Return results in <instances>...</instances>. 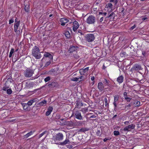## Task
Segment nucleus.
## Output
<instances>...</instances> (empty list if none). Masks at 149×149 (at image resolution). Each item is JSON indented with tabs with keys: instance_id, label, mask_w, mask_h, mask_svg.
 <instances>
[{
	"instance_id": "1",
	"label": "nucleus",
	"mask_w": 149,
	"mask_h": 149,
	"mask_svg": "<svg viewBox=\"0 0 149 149\" xmlns=\"http://www.w3.org/2000/svg\"><path fill=\"white\" fill-rule=\"evenodd\" d=\"M32 55L35 58L39 59L41 58L40 52L39 47L35 46L32 49Z\"/></svg>"
},
{
	"instance_id": "2",
	"label": "nucleus",
	"mask_w": 149,
	"mask_h": 149,
	"mask_svg": "<svg viewBox=\"0 0 149 149\" xmlns=\"http://www.w3.org/2000/svg\"><path fill=\"white\" fill-rule=\"evenodd\" d=\"M63 135L61 133H58L56 134L55 136L53 137L51 141L52 143H55L58 144L59 142L58 141H60L63 140Z\"/></svg>"
},
{
	"instance_id": "3",
	"label": "nucleus",
	"mask_w": 149,
	"mask_h": 149,
	"mask_svg": "<svg viewBox=\"0 0 149 149\" xmlns=\"http://www.w3.org/2000/svg\"><path fill=\"white\" fill-rule=\"evenodd\" d=\"M65 119V118H62L60 119L61 121H60V125H67L71 127H72L73 126V123L71 121H68L65 120L64 121L63 120Z\"/></svg>"
},
{
	"instance_id": "4",
	"label": "nucleus",
	"mask_w": 149,
	"mask_h": 149,
	"mask_svg": "<svg viewBox=\"0 0 149 149\" xmlns=\"http://www.w3.org/2000/svg\"><path fill=\"white\" fill-rule=\"evenodd\" d=\"M96 21V18L95 16L93 15H90L87 18L86 22V23L89 24H94Z\"/></svg>"
},
{
	"instance_id": "5",
	"label": "nucleus",
	"mask_w": 149,
	"mask_h": 149,
	"mask_svg": "<svg viewBox=\"0 0 149 149\" xmlns=\"http://www.w3.org/2000/svg\"><path fill=\"white\" fill-rule=\"evenodd\" d=\"M85 38L86 41L90 42L94 41L95 39V37L94 34L91 33H88L86 35Z\"/></svg>"
},
{
	"instance_id": "6",
	"label": "nucleus",
	"mask_w": 149,
	"mask_h": 149,
	"mask_svg": "<svg viewBox=\"0 0 149 149\" xmlns=\"http://www.w3.org/2000/svg\"><path fill=\"white\" fill-rule=\"evenodd\" d=\"M135 124H130L124 127L122 130L124 131L130 132L132 130L135 129Z\"/></svg>"
},
{
	"instance_id": "7",
	"label": "nucleus",
	"mask_w": 149,
	"mask_h": 149,
	"mask_svg": "<svg viewBox=\"0 0 149 149\" xmlns=\"http://www.w3.org/2000/svg\"><path fill=\"white\" fill-rule=\"evenodd\" d=\"M34 71L31 69L27 68L24 72V75L26 77H31L32 76Z\"/></svg>"
},
{
	"instance_id": "8",
	"label": "nucleus",
	"mask_w": 149,
	"mask_h": 149,
	"mask_svg": "<svg viewBox=\"0 0 149 149\" xmlns=\"http://www.w3.org/2000/svg\"><path fill=\"white\" fill-rule=\"evenodd\" d=\"M72 115L77 119L81 120L83 119V117L81 116V112L79 110L74 111L73 112Z\"/></svg>"
},
{
	"instance_id": "9",
	"label": "nucleus",
	"mask_w": 149,
	"mask_h": 149,
	"mask_svg": "<svg viewBox=\"0 0 149 149\" xmlns=\"http://www.w3.org/2000/svg\"><path fill=\"white\" fill-rule=\"evenodd\" d=\"M89 67H87L85 68H82L79 70V72L81 75L87 76L88 74Z\"/></svg>"
},
{
	"instance_id": "10",
	"label": "nucleus",
	"mask_w": 149,
	"mask_h": 149,
	"mask_svg": "<svg viewBox=\"0 0 149 149\" xmlns=\"http://www.w3.org/2000/svg\"><path fill=\"white\" fill-rule=\"evenodd\" d=\"M78 48L77 46H70L68 50L69 53H72L73 52H75L77 53V51Z\"/></svg>"
},
{
	"instance_id": "11",
	"label": "nucleus",
	"mask_w": 149,
	"mask_h": 149,
	"mask_svg": "<svg viewBox=\"0 0 149 149\" xmlns=\"http://www.w3.org/2000/svg\"><path fill=\"white\" fill-rule=\"evenodd\" d=\"M17 18L15 19V22L14 24V31L15 32H16L17 31V29L19 26L20 21H17Z\"/></svg>"
},
{
	"instance_id": "12",
	"label": "nucleus",
	"mask_w": 149,
	"mask_h": 149,
	"mask_svg": "<svg viewBox=\"0 0 149 149\" xmlns=\"http://www.w3.org/2000/svg\"><path fill=\"white\" fill-rule=\"evenodd\" d=\"M79 27V24L78 22L76 21H75L73 22V31L75 32L77 29H78Z\"/></svg>"
},
{
	"instance_id": "13",
	"label": "nucleus",
	"mask_w": 149,
	"mask_h": 149,
	"mask_svg": "<svg viewBox=\"0 0 149 149\" xmlns=\"http://www.w3.org/2000/svg\"><path fill=\"white\" fill-rule=\"evenodd\" d=\"M69 21V20L65 18H61L60 20V21L61 23V25L63 26H65V24L68 22Z\"/></svg>"
},
{
	"instance_id": "14",
	"label": "nucleus",
	"mask_w": 149,
	"mask_h": 149,
	"mask_svg": "<svg viewBox=\"0 0 149 149\" xmlns=\"http://www.w3.org/2000/svg\"><path fill=\"white\" fill-rule=\"evenodd\" d=\"M97 88L100 91H102L104 90V86L102 82H99L98 84Z\"/></svg>"
},
{
	"instance_id": "15",
	"label": "nucleus",
	"mask_w": 149,
	"mask_h": 149,
	"mask_svg": "<svg viewBox=\"0 0 149 149\" xmlns=\"http://www.w3.org/2000/svg\"><path fill=\"white\" fill-rule=\"evenodd\" d=\"M70 142L69 140V138L67 137L66 138L65 140L63 142H59V143H58V144L62 146L65 145L66 144H70Z\"/></svg>"
},
{
	"instance_id": "16",
	"label": "nucleus",
	"mask_w": 149,
	"mask_h": 149,
	"mask_svg": "<svg viewBox=\"0 0 149 149\" xmlns=\"http://www.w3.org/2000/svg\"><path fill=\"white\" fill-rule=\"evenodd\" d=\"M132 69L133 70L138 71L141 70V66L138 64H136L134 65L132 68Z\"/></svg>"
},
{
	"instance_id": "17",
	"label": "nucleus",
	"mask_w": 149,
	"mask_h": 149,
	"mask_svg": "<svg viewBox=\"0 0 149 149\" xmlns=\"http://www.w3.org/2000/svg\"><path fill=\"white\" fill-rule=\"evenodd\" d=\"M44 57H48L50 60H52L53 59V57L52 55L50 53L46 52H45L44 55Z\"/></svg>"
},
{
	"instance_id": "18",
	"label": "nucleus",
	"mask_w": 149,
	"mask_h": 149,
	"mask_svg": "<svg viewBox=\"0 0 149 149\" xmlns=\"http://www.w3.org/2000/svg\"><path fill=\"white\" fill-rule=\"evenodd\" d=\"M23 109L26 111H29L31 109L30 107L26 103H23L22 104Z\"/></svg>"
},
{
	"instance_id": "19",
	"label": "nucleus",
	"mask_w": 149,
	"mask_h": 149,
	"mask_svg": "<svg viewBox=\"0 0 149 149\" xmlns=\"http://www.w3.org/2000/svg\"><path fill=\"white\" fill-rule=\"evenodd\" d=\"M53 109V108L51 106L49 107L48 108L47 111L46 112V115L47 116H49L52 111Z\"/></svg>"
},
{
	"instance_id": "20",
	"label": "nucleus",
	"mask_w": 149,
	"mask_h": 149,
	"mask_svg": "<svg viewBox=\"0 0 149 149\" xmlns=\"http://www.w3.org/2000/svg\"><path fill=\"white\" fill-rule=\"evenodd\" d=\"M37 101V98H35L29 101L26 104L30 107V106H31L33 103L35 102H36Z\"/></svg>"
},
{
	"instance_id": "21",
	"label": "nucleus",
	"mask_w": 149,
	"mask_h": 149,
	"mask_svg": "<svg viewBox=\"0 0 149 149\" xmlns=\"http://www.w3.org/2000/svg\"><path fill=\"white\" fill-rule=\"evenodd\" d=\"M47 101L45 100H44L41 102H39L38 104V107H41L42 106H45L47 104Z\"/></svg>"
},
{
	"instance_id": "22",
	"label": "nucleus",
	"mask_w": 149,
	"mask_h": 149,
	"mask_svg": "<svg viewBox=\"0 0 149 149\" xmlns=\"http://www.w3.org/2000/svg\"><path fill=\"white\" fill-rule=\"evenodd\" d=\"M35 132V130H34L33 131H31L29 133H27L26 134L24 135V138L27 139L30 136L33 135Z\"/></svg>"
},
{
	"instance_id": "23",
	"label": "nucleus",
	"mask_w": 149,
	"mask_h": 149,
	"mask_svg": "<svg viewBox=\"0 0 149 149\" xmlns=\"http://www.w3.org/2000/svg\"><path fill=\"white\" fill-rule=\"evenodd\" d=\"M123 79L124 77L123 75H121L117 78V81L120 84L123 82Z\"/></svg>"
},
{
	"instance_id": "24",
	"label": "nucleus",
	"mask_w": 149,
	"mask_h": 149,
	"mask_svg": "<svg viewBox=\"0 0 149 149\" xmlns=\"http://www.w3.org/2000/svg\"><path fill=\"white\" fill-rule=\"evenodd\" d=\"M123 96L125 100H127V102H130L132 99L131 98L127 97V93L126 92H124L123 93Z\"/></svg>"
},
{
	"instance_id": "25",
	"label": "nucleus",
	"mask_w": 149,
	"mask_h": 149,
	"mask_svg": "<svg viewBox=\"0 0 149 149\" xmlns=\"http://www.w3.org/2000/svg\"><path fill=\"white\" fill-rule=\"evenodd\" d=\"M115 17V14L114 13H112L109 15L108 17L110 18V21H112L114 20Z\"/></svg>"
},
{
	"instance_id": "26",
	"label": "nucleus",
	"mask_w": 149,
	"mask_h": 149,
	"mask_svg": "<svg viewBox=\"0 0 149 149\" xmlns=\"http://www.w3.org/2000/svg\"><path fill=\"white\" fill-rule=\"evenodd\" d=\"M25 11L26 12H29L30 11V7L29 4H26L25 6Z\"/></svg>"
},
{
	"instance_id": "27",
	"label": "nucleus",
	"mask_w": 149,
	"mask_h": 149,
	"mask_svg": "<svg viewBox=\"0 0 149 149\" xmlns=\"http://www.w3.org/2000/svg\"><path fill=\"white\" fill-rule=\"evenodd\" d=\"M64 34L65 35V37L67 38H69L70 37V34L69 32L66 31H65Z\"/></svg>"
},
{
	"instance_id": "28",
	"label": "nucleus",
	"mask_w": 149,
	"mask_h": 149,
	"mask_svg": "<svg viewBox=\"0 0 149 149\" xmlns=\"http://www.w3.org/2000/svg\"><path fill=\"white\" fill-rule=\"evenodd\" d=\"M13 81V79L11 77H9L7 81H6L5 83V86L6 84H8L11 83Z\"/></svg>"
},
{
	"instance_id": "29",
	"label": "nucleus",
	"mask_w": 149,
	"mask_h": 149,
	"mask_svg": "<svg viewBox=\"0 0 149 149\" xmlns=\"http://www.w3.org/2000/svg\"><path fill=\"white\" fill-rule=\"evenodd\" d=\"M109 81L107 80V79H105L103 81V83L104 84V86H109Z\"/></svg>"
},
{
	"instance_id": "30",
	"label": "nucleus",
	"mask_w": 149,
	"mask_h": 149,
	"mask_svg": "<svg viewBox=\"0 0 149 149\" xmlns=\"http://www.w3.org/2000/svg\"><path fill=\"white\" fill-rule=\"evenodd\" d=\"M134 105L135 107H139L140 106V102L138 101H136L134 103Z\"/></svg>"
},
{
	"instance_id": "31",
	"label": "nucleus",
	"mask_w": 149,
	"mask_h": 149,
	"mask_svg": "<svg viewBox=\"0 0 149 149\" xmlns=\"http://www.w3.org/2000/svg\"><path fill=\"white\" fill-rule=\"evenodd\" d=\"M88 108L86 107L82 108L79 111L83 112L84 113H85L88 111Z\"/></svg>"
},
{
	"instance_id": "32",
	"label": "nucleus",
	"mask_w": 149,
	"mask_h": 149,
	"mask_svg": "<svg viewBox=\"0 0 149 149\" xmlns=\"http://www.w3.org/2000/svg\"><path fill=\"white\" fill-rule=\"evenodd\" d=\"M76 105L78 107H82L83 106L82 103L79 101H77Z\"/></svg>"
},
{
	"instance_id": "33",
	"label": "nucleus",
	"mask_w": 149,
	"mask_h": 149,
	"mask_svg": "<svg viewBox=\"0 0 149 149\" xmlns=\"http://www.w3.org/2000/svg\"><path fill=\"white\" fill-rule=\"evenodd\" d=\"M112 6L113 5L111 3H108L106 5V7L107 8L111 9Z\"/></svg>"
},
{
	"instance_id": "34",
	"label": "nucleus",
	"mask_w": 149,
	"mask_h": 149,
	"mask_svg": "<svg viewBox=\"0 0 149 149\" xmlns=\"http://www.w3.org/2000/svg\"><path fill=\"white\" fill-rule=\"evenodd\" d=\"M114 101L117 102L118 100L119 96L118 95H115L114 96Z\"/></svg>"
},
{
	"instance_id": "35",
	"label": "nucleus",
	"mask_w": 149,
	"mask_h": 149,
	"mask_svg": "<svg viewBox=\"0 0 149 149\" xmlns=\"http://www.w3.org/2000/svg\"><path fill=\"white\" fill-rule=\"evenodd\" d=\"M14 49L13 48H12L11 49L10 52L9 53V57L10 58L12 56L13 54V53L14 52Z\"/></svg>"
},
{
	"instance_id": "36",
	"label": "nucleus",
	"mask_w": 149,
	"mask_h": 149,
	"mask_svg": "<svg viewBox=\"0 0 149 149\" xmlns=\"http://www.w3.org/2000/svg\"><path fill=\"white\" fill-rule=\"evenodd\" d=\"M6 91L7 94L8 95L11 94L12 92V91L11 88L7 89Z\"/></svg>"
},
{
	"instance_id": "37",
	"label": "nucleus",
	"mask_w": 149,
	"mask_h": 149,
	"mask_svg": "<svg viewBox=\"0 0 149 149\" xmlns=\"http://www.w3.org/2000/svg\"><path fill=\"white\" fill-rule=\"evenodd\" d=\"M113 134L115 136H116L120 134V132L118 131L115 130L113 132Z\"/></svg>"
},
{
	"instance_id": "38",
	"label": "nucleus",
	"mask_w": 149,
	"mask_h": 149,
	"mask_svg": "<svg viewBox=\"0 0 149 149\" xmlns=\"http://www.w3.org/2000/svg\"><path fill=\"white\" fill-rule=\"evenodd\" d=\"M18 119L17 118H15L13 119L9 120H8V122H16L17 121Z\"/></svg>"
},
{
	"instance_id": "39",
	"label": "nucleus",
	"mask_w": 149,
	"mask_h": 149,
	"mask_svg": "<svg viewBox=\"0 0 149 149\" xmlns=\"http://www.w3.org/2000/svg\"><path fill=\"white\" fill-rule=\"evenodd\" d=\"M109 2L110 3L113 2L114 4L115 5H116L117 3H118V0H110Z\"/></svg>"
},
{
	"instance_id": "40",
	"label": "nucleus",
	"mask_w": 149,
	"mask_h": 149,
	"mask_svg": "<svg viewBox=\"0 0 149 149\" xmlns=\"http://www.w3.org/2000/svg\"><path fill=\"white\" fill-rule=\"evenodd\" d=\"M54 84H53L52 87H57L58 86V83L56 82H54Z\"/></svg>"
},
{
	"instance_id": "41",
	"label": "nucleus",
	"mask_w": 149,
	"mask_h": 149,
	"mask_svg": "<svg viewBox=\"0 0 149 149\" xmlns=\"http://www.w3.org/2000/svg\"><path fill=\"white\" fill-rule=\"evenodd\" d=\"M71 80L73 81H78V79L77 77H73L72 78Z\"/></svg>"
},
{
	"instance_id": "42",
	"label": "nucleus",
	"mask_w": 149,
	"mask_h": 149,
	"mask_svg": "<svg viewBox=\"0 0 149 149\" xmlns=\"http://www.w3.org/2000/svg\"><path fill=\"white\" fill-rule=\"evenodd\" d=\"M50 80V77L48 76L45 78L44 79V81L45 82H46Z\"/></svg>"
},
{
	"instance_id": "43",
	"label": "nucleus",
	"mask_w": 149,
	"mask_h": 149,
	"mask_svg": "<svg viewBox=\"0 0 149 149\" xmlns=\"http://www.w3.org/2000/svg\"><path fill=\"white\" fill-rule=\"evenodd\" d=\"M51 60H49V61H48L46 63L45 65V67H47V66H48V65H49L51 63Z\"/></svg>"
},
{
	"instance_id": "44",
	"label": "nucleus",
	"mask_w": 149,
	"mask_h": 149,
	"mask_svg": "<svg viewBox=\"0 0 149 149\" xmlns=\"http://www.w3.org/2000/svg\"><path fill=\"white\" fill-rule=\"evenodd\" d=\"M96 135L98 136H100L101 135V133L100 131L99 130L97 131L96 133Z\"/></svg>"
},
{
	"instance_id": "45",
	"label": "nucleus",
	"mask_w": 149,
	"mask_h": 149,
	"mask_svg": "<svg viewBox=\"0 0 149 149\" xmlns=\"http://www.w3.org/2000/svg\"><path fill=\"white\" fill-rule=\"evenodd\" d=\"M104 101L105 103V105L106 107H107L108 105V100L106 97L104 98Z\"/></svg>"
},
{
	"instance_id": "46",
	"label": "nucleus",
	"mask_w": 149,
	"mask_h": 149,
	"mask_svg": "<svg viewBox=\"0 0 149 149\" xmlns=\"http://www.w3.org/2000/svg\"><path fill=\"white\" fill-rule=\"evenodd\" d=\"M131 106V105H130V104H129L128 105L126 106L125 107V110H128L130 108V107Z\"/></svg>"
},
{
	"instance_id": "47",
	"label": "nucleus",
	"mask_w": 149,
	"mask_h": 149,
	"mask_svg": "<svg viewBox=\"0 0 149 149\" xmlns=\"http://www.w3.org/2000/svg\"><path fill=\"white\" fill-rule=\"evenodd\" d=\"M47 132L46 131H45L42 133L41 134H40L39 136V138H41L42 136H43L44 134H45Z\"/></svg>"
},
{
	"instance_id": "48",
	"label": "nucleus",
	"mask_w": 149,
	"mask_h": 149,
	"mask_svg": "<svg viewBox=\"0 0 149 149\" xmlns=\"http://www.w3.org/2000/svg\"><path fill=\"white\" fill-rule=\"evenodd\" d=\"M73 57L76 59H77L79 58V56L77 54H74L73 55Z\"/></svg>"
},
{
	"instance_id": "49",
	"label": "nucleus",
	"mask_w": 149,
	"mask_h": 149,
	"mask_svg": "<svg viewBox=\"0 0 149 149\" xmlns=\"http://www.w3.org/2000/svg\"><path fill=\"white\" fill-rule=\"evenodd\" d=\"M60 117V116L58 114H57L55 116V118L56 119H59Z\"/></svg>"
},
{
	"instance_id": "50",
	"label": "nucleus",
	"mask_w": 149,
	"mask_h": 149,
	"mask_svg": "<svg viewBox=\"0 0 149 149\" xmlns=\"http://www.w3.org/2000/svg\"><path fill=\"white\" fill-rule=\"evenodd\" d=\"M13 19L12 18L9 20V24H10L14 22Z\"/></svg>"
},
{
	"instance_id": "51",
	"label": "nucleus",
	"mask_w": 149,
	"mask_h": 149,
	"mask_svg": "<svg viewBox=\"0 0 149 149\" xmlns=\"http://www.w3.org/2000/svg\"><path fill=\"white\" fill-rule=\"evenodd\" d=\"M8 88L9 86L6 87L5 86L3 87L2 88V90L4 91H7V89Z\"/></svg>"
},
{
	"instance_id": "52",
	"label": "nucleus",
	"mask_w": 149,
	"mask_h": 149,
	"mask_svg": "<svg viewBox=\"0 0 149 149\" xmlns=\"http://www.w3.org/2000/svg\"><path fill=\"white\" fill-rule=\"evenodd\" d=\"M95 78L94 76H93L91 78V80L93 81V84L94 83L95 81H94V80H95Z\"/></svg>"
},
{
	"instance_id": "53",
	"label": "nucleus",
	"mask_w": 149,
	"mask_h": 149,
	"mask_svg": "<svg viewBox=\"0 0 149 149\" xmlns=\"http://www.w3.org/2000/svg\"><path fill=\"white\" fill-rule=\"evenodd\" d=\"M136 27V26L135 24H134V25L132 26L130 28V29L131 30H133Z\"/></svg>"
},
{
	"instance_id": "54",
	"label": "nucleus",
	"mask_w": 149,
	"mask_h": 149,
	"mask_svg": "<svg viewBox=\"0 0 149 149\" xmlns=\"http://www.w3.org/2000/svg\"><path fill=\"white\" fill-rule=\"evenodd\" d=\"M83 77L82 76H81L80 77L78 78V81H81L82 80V78Z\"/></svg>"
},
{
	"instance_id": "55",
	"label": "nucleus",
	"mask_w": 149,
	"mask_h": 149,
	"mask_svg": "<svg viewBox=\"0 0 149 149\" xmlns=\"http://www.w3.org/2000/svg\"><path fill=\"white\" fill-rule=\"evenodd\" d=\"M125 54V52H123L121 53L120 54V55L121 56L123 57V56H124Z\"/></svg>"
},
{
	"instance_id": "56",
	"label": "nucleus",
	"mask_w": 149,
	"mask_h": 149,
	"mask_svg": "<svg viewBox=\"0 0 149 149\" xmlns=\"http://www.w3.org/2000/svg\"><path fill=\"white\" fill-rule=\"evenodd\" d=\"M109 139L108 138H105L103 139V141L104 142H106L107 140H109Z\"/></svg>"
},
{
	"instance_id": "57",
	"label": "nucleus",
	"mask_w": 149,
	"mask_h": 149,
	"mask_svg": "<svg viewBox=\"0 0 149 149\" xmlns=\"http://www.w3.org/2000/svg\"><path fill=\"white\" fill-rule=\"evenodd\" d=\"M96 117V116H95V115H92L91 116H90V117L89 118H95Z\"/></svg>"
},
{
	"instance_id": "58",
	"label": "nucleus",
	"mask_w": 149,
	"mask_h": 149,
	"mask_svg": "<svg viewBox=\"0 0 149 149\" xmlns=\"http://www.w3.org/2000/svg\"><path fill=\"white\" fill-rule=\"evenodd\" d=\"M124 124L125 125H127L129 124V121H126L124 123Z\"/></svg>"
},
{
	"instance_id": "59",
	"label": "nucleus",
	"mask_w": 149,
	"mask_h": 149,
	"mask_svg": "<svg viewBox=\"0 0 149 149\" xmlns=\"http://www.w3.org/2000/svg\"><path fill=\"white\" fill-rule=\"evenodd\" d=\"M116 102H115L114 101V102L113 103V104L114 105L115 107H117V104L116 103Z\"/></svg>"
},
{
	"instance_id": "60",
	"label": "nucleus",
	"mask_w": 149,
	"mask_h": 149,
	"mask_svg": "<svg viewBox=\"0 0 149 149\" xmlns=\"http://www.w3.org/2000/svg\"><path fill=\"white\" fill-rule=\"evenodd\" d=\"M54 82H52L51 83L49 84L48 85V86H52L53 84H54Z\"/></svg>"
},
{
	"instance_id": "61",
	"label": "nucleus",
	"mask_w": 149,
	"mask_h": 149,
	"mask_svg": "<svg viewBox=\"0 0 149 149\" xmlns=\"http://www.w3.org/2000/svg\"><path fill=\"white\" fill-rule=\"evenodd\" d=\"M148 18L147 17H143L142 19V20H143V21H144L145 20H146L147 19H148Z\"/></svg>"
},
{
	"instance_id": "62",
	"label": "nucleus",
	"mask_w": 149,
	"mask_h": 149,
	"mask_svg": "<svg viewBox=\"0 0 149 149\" xmlns=\"http://www.w3.org/2000/svg\"><path fill=\"white\" fill-rule=\"evenodd\" d=\"M103 20V17H102L100 19V22H102Z\"/></svg>"
},
{
	"instance_id": "63",
	"label": "nucleus",
	"mask_w": 149,
	"mask_h": 149,
	"mask_svg": "<svg viewBox=\"0 0 149 149\" xmlns=\"http://www.w3.org/2000/svg\"><path fill=\"white\" fill-rule=\"evenodd\" d=\"M121 12L123 13L124 10V9L123 8H121Z\"/></svg>"
},
{
	"instance_id": "64",
	"label": "nucleus",
	"mask_w": 149,
	"mask_h": 149,
	"mask_svg": "<svg viewBox=\"0 0 149 149\" xmlns=\"http://www.w3.org/2000/svg\"><path fill=\"white\" fill-rule=\"evenodd\" d=\"M102 149H107V148L106 147H104L103 148H102Z\"/></svg>"
}]
</instances>
